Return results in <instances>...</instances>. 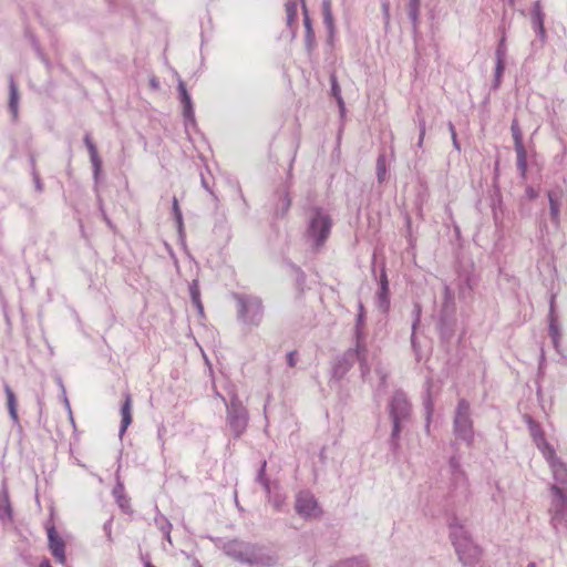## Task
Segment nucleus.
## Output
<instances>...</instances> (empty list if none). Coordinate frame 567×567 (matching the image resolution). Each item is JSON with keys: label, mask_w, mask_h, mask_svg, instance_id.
<instances>
[{"label": "nucleus", "mask_w": 567, "mask_h": 567, "mask_svg": "<svg viewBox=\"0 0 567 567\" xmlns=\"http://www.w3.org/2000/svg\"><path fill=\"white\" fill-rule=\"evenodd\" d=\"M383 10H384L385 16H388L389 14V4L388 3L383 4Z\"/></svg>", "instance_id": "58"}, {"label": "nucleus", "mask_w": 567, "mask_h": 567, "mask_svg": "<svg viewBox=\"0 0 567 567\" xmlns=\"http://www.w3.org/2000/svg\"><path fill=\"white\" fill-rule=\"evenodd\" d=\"M545 447L546 451H544V455L549 462V466L555 481L554 485H558V488L565 489V492H567V466L555 456V451L548 443H545Z\"/></svg>", "instance_id": "11"}, {"label": "nucleus", "mask_w": 567, "mask_h": 567, "mask_svg": "<svg viewBox=\"0 0 567 567\" xmlns=\"http://www.w3.org/2000/svg\"><path fill=\"white\" fill-rule=\"evenodd\" d=\"M545 14L543 12L540 1H536L534 3L533 10H532V24L533 27H539L540 24H544Z\"/></svg>", "instance_id": "35"}, {"label": "nucleus", "mask_w": 567, "mask_h": 567, "mask_svg": "<svg viewBox=\"0 0 567 567\" xmlns=\"http://www.w3.org/2000/svg\"><path fill=\"white\" fill-rule=\"evenodd\" d=\"M386 175V165L384 155H380L377 161V177L379 183H382Z\"/></svg>", "instance_id": "38"}, {"label": "nucleus", "mask_w": 567, "mask_h": 567, "mask_svg": "<svg viewBox=\"0 0 567 567\" xmlns=\"http://www.w3.org/2000/svg\"><path fill=\"white\" fill-rule=\"evenodd\" d=\"M450 537L460 561L466 566H475L481 559V548L475 545L465 527L453 519L449 523Z\"/></svg>", "instance_id": "4"}, {"label": "nucleus", "mask_w": 567, "mask_h": 567, "mask_svg": "<svg viewBox=\"0 0 567 567\" xmlns=\"http://www.w3.org/2000/svg\"><path fill=\"white\" fill-rule=\"evenodd\" d=\"M332 567H368V565L363 558L353 557V558H349V559L339 561L338 564L333 565Z\"/></svg>", "instance_id": "37"}, {"label": "nucleus", "mask_w": 567, "mask_h": 567, "mask_svg": "<svg viewBox=\"0 0 567 567\" xmlns=\"http://www.w3.org/2000/svg\"><path fill=\"white\" fill-rule=\"evenodd\" d=\"M511 132L514 140V147L516 152V166L519 175L525 178L527 173V152L523 144L522 131L519 128L518 122L516 120L513 121L511 125Z\"/></svg>", "instance_id": "12"}, {"label": "nucleus", "mask_w": 567, "mask_h": 567, "mask_svg": "<svg viewBox=\"0 0 567 567\" xmlns=\"http://www.w3.org/2000/svg\"><path fill=\"white\" fill-rule=\"evenodd\" d=\"M453 433L456 439L461 440L466 446L474 444V426L471 417V405L467 400L460 399L454 412Z\"/></svg>", "instance_id": "5"}, {"label": "nucleus", "mask_w": 567, "mask_h": 567, "mask_svg": "<svg viewBox=\"0 0 567 567\" xmlns=\"http://www.w3.org/2000/svg\"><path fill=\"white\" fill-rule=\"evenodd\" d=\"M165 432H166L165 426L162 425L161 427H158L157 436H158V440L162 443V446H164V439H163V436H164Z\"/></svg>", "instance_id": "48"}, {"label": "nucleus", "mask_w": 567, "mask_h": 567, "mask_svg": "<svg viewBox=\"0 0 567 567\" xmlns=\"http://www.w3.org/2000/svg\"><path fill=\"white\" fill-rule=\"evenodd\" d=\"M530 431H532V435L534 436V439L536 441L540 440L542 441V444L543 446H545V441L543 439V435L539 433L537 426H530ZM546 451V447L543 449V452Z\"/></svg>", "instance_id": "45"}, {"label": "nucleus", "mask_w": 567, "mask_h": 567, "mask_svg": "<svg viewBox=\"0 0 567 567\" xmlns=\"http://www.w3.org/2000/svg\"><path fill=\"white\" fill-rule=\"evenodd\" d=\"M551 502L549 507L550 524L555 530H567V492L551 485Z\"/></svg>", "instance_id": "9"}, {"label": "nucleus", "mask_w": 567, "mask_h": 567, "mask_svg": "<svg viewBox=\"0 0 567 567\" xmlns=\"http://www.w3.org/2000/svg\"><path fill=\"white\" fill-rule=\"evenodd\" d=\"M83 142L90 153V159L93 166V176L97 179L102 167V161L99 156L96 145L93 143L89 133L85 134Z\"/></svg>", "instance_id": "21"}, {"label": "nucleus", "mask_w": 567, "mask_h": 567, "mask_svg": "<svg viewBox=\"0 0 567 567\" xmlns=\"http://www.w3.org/2000/svg\"><path fill=\"white\" fill-rule=\"evenodd\" d=\"M4 393L7 395V405H8V411H9L10 417L13 421V423L18 424L19 416H18V411H17L16 394L12 391V389L10 388V385L7 383L4 384Z\"/></svg>", "instance_id": "27"}, {"label": "nucleus", "mask_w": 567, "mask_h": 567, "mask_svg": "<svg viewBox=\"0 0 567 567\" xmlns=\"http://www.w3.org/2000/svg\"><path fill=\"white\" fill-rule=\"evenodd\" d=\"M539 228H540V230H542V231H545V230L547 231V225H546V223H545V221H540V224H539Z\"/></svg>", "instance_id": "56"}, {"label": "nucleus", "mask_w": 567, "mask_h": 567, "mask_svg": "<svg viewBox=\"0 0 567 567\" xmlns=\"http://www.w3.org/2000/svg\"><path fill=\"white\" fill-rule=\"evenodd\" d=\"M48 539H49V548H50L53 557L60 564L65 565V563H66L65 543L58 535V533L53 526L48 529Z\"/></svg>", "instance_id": "15"}, {"label": "nucleus", "mask_w": 567, "mask_h": 567, "mask_svg": "<svg viewBox=\"0 0 567 567\" xmlns=\"http://www.w3.org/2000/svg\"><path fill=\"white\" fill-rule=\"evenodd\" d=\"M413 315H414V321L412 324V336H411L412 346L415 344V330H416L417 324L420 323V317H421V308L419 305L414 306Z\"/></svg>", "instance_id": "40"}, {"label": "nucleus", "mask_w": 567, "mask_h": 567, "mask_svg": "<svg viewBox=\"0 0 567 567\" xmlns=\"http://www.w3.org/2000/svg\"><path fill=\"white\" fill-rule=\"evenodd\" d=\"M386 410L392 422V431L389 437V445L390 450L393 453H396L401 446V432L410 422L412 416V404L403 391L396 390L390 396Z\"/></svg>", "instance_id": "1"}, {"label": "nucleus", "mask_w": 567, "mask_h": 567, "mask_svg": "<svg viewBox=\"0 0 567 567\" xmlns=\"http://www.w3.org/2000/svg\"><path fill=\"white\" fill-rule=\"evenodd\" d=\"M420 6H421L420 0H409L408 13H409V18L412 22L414 30L417 29V24H419Z\"/></svg>", "instance_id": "33"}, {"label": "nucleus", "mask_w": 567, "mask_h": 567, "mask_svg": "<svg viewBox=\"0 0 567 567\" xmlns=\"http://www.w3.org/2000/svg\"><path fill=\"white\" fill-rule=\"evenodd\" d=\"M10 96H9V110L12 114V118L17 120L19 112V93L17 84L12 76H10Z\"/></svg>", "instance_id": "28"}, {"label": "nucleus", "mask_w": 567, "mask_h": 567, "mask_svg": "<svg viewBox=\"0 0 567 567\" xmlns=\"http://www.w3.org/2000/svg\"><path fill=\"white\" fill-rule=\"evenodd\" d=\"M506 38L505 35H503L498 42V45L496 48V51H495V58H496V61H504L505 62V58H506V53H507V48H506Z\"/></svg>", "instance_id": "39"}, {"label": "nucleus", "mask_w": 567, "mask_h": 567, "mask_svg": "<svg viewBox=\"0 0 567 567\" xmlns=\"http://www.w3.org/2000/svg\"><path fill=\"white\" fill-rule=\"evenodd\" d=\"M505 70V62L504 61H496L495 65V80H494V87L497 89L501 84V79Z\"/></svg>", "instance_id": "41"}, {"label": "nucleus", "mask_w": 567, "mask_h": 567, "mask_svg": "<svg viewBox=\"0 0 567 567\" xmlns=\"http://www.w3.org/2000/svg\"><path fill=\"white\" fill-rule=\"evenodd\" d=\"M431 414H432V404H431V402H427L426 403V430H429V427H430Z\"/></svg>", "instance_id": "47"}, {"label": "nucleus", "mask_w": 567, "mask_h": 567, "mask_svg": "<svg viewBox=\"0 0 567 567\" xmlns=\"http://www.w3.org/2000/svg\"><path fill=\"white\" fill-rule=\"evenodd\" d=\"M202 186L213 196V197H216L214 192L210 189V187L208 186L206 179L204 178V176L202 175Z\"/></svg>", "instance_id": "49"}, {"label": "nucleus", "mask_w": 567, "mask_h": 567, "mask_svg": "<svg viewBox=\"0 0 567 567\" xmlns=\"http://www.w3.org/2000/svg\"><path fill=\"white\" fill-rule=\"evenodd\" d=\"M549 205V218L553 227L558 230L561 225L560 210L563 206L564 192L561 189H549L547 192Z\"/></svg>", "instance_id": "14"}, {"label": "nucleus", "mask_w": 567, "mask_h": 567, "mask_svg": "<svg viewBox=\"0 0 567 567\" xmlns=\"http://www.w3.org/2000/svg\"><path fill=\"white\" fill-rule=\"evenodd\" d=\"M113 495L116 498V503L124 513H131L130 498L124 495V487L118 483L114 489Z\"/></svg>", "instance_id": "30"}, {"label": "nucleus", "mask_w": 567, "mask_h": 567, "mask_svg": "<svg viewBox=\"0 0 567 567\" xmlns=\"http://www.w3.org/2000/svg\"><path fill=\"white\" fill-rule=\"evenodd\" d=\"M39 567H52V566H51L50 561L45 559V560L41 561Z\"/></svg>", "instance_id": "55"}, {"label": "nucleus", "mask_w": 567, "mask_h": 567, "mask_svg": "<svg viewBox=\"0 0 567 567\" xmlns=\"http://www.w3.org/2000/svg\"><path fill=\"white\" fill-rule=\"evenodd\" d=\"M526 567H536L535 563H529Z\"/></svg>", "instance_id": "60"}, {"label": "nucleus", "mask_w": 567, "mask_h": 567, "mask_svg": "<svg viewBox=\"0 0 567 567\" xmlns=\"http://www.w3.org/2000/svg\"><path fill=\"white\" fill-rule=\"evenodd\" d=\"M449 130H450L452 136H453V133H456L455 127L451 122L449 123Z\"/></svg>", "instance_id": "57"}, {"label": "nucleus", "mask_w": 567, "mask_h": 567, "mask_svg": "<svg viewBox=\"0 0 567 567\" xmlns=\"http://www.w3.org/2000/svg\"><path fill=\"white\" fill-rule=\"evenodd\" d=\"M112 523H113V518L111 517L103 525L104 534H105V536H106V538H107V540L110 543L113 542V538H112Z\"/></svg>", "instance_id": "43"}, {"label": "nucleus", "mask_w": 567, "mask_h": 567, "mask_svg": "<svg viewBox=\"0 0 567 567\" xmlns=\"http://www.w3.org/2000/svg\"><path fill=\"white\" fill-rule=\"evenodd\" d=\"M172 212L174 216V220L176 223L177 231L179 237H184V221H183V215L182 210L179 208L178 199L176 197H173L172 200Z\"/></svg>", "instance_id": "32"}, {"label": "nucleus", "mask_w": 567, "mask_h": 567, "mask_svg": "<svg viewBox=\"0 0 567 567\" xmlns=\"http://www.w3.org/2000/svg\"><path fill=\"white\" fill-rule=\"evenodd\" d=\"M223 550L228 557L250 567H271L277 561V558L265 547L236 539L227 542Z\"/></svg>", "instance_id": "2"}, {"label": "nucleus", "mask_w": 567, "mask_h": 567, "mask_svg": "<svg viewBox=\"0 0 567 567\" xmlns=\"http://www.w3.org/2000/svg\"><path fill=\"white\" fill-rule=\"evenodd\" d=\"M455 312V301L454 293L449 286H444L443 288V305L441 311L442 320H446L449 317L453 316Z\"/></svg>", "instance_id": "23"}, {"label": "nucleus", "mask_w": 567, "mask_h": 567, "mask_svg": "<svg viewBox=\"0 0 567 567\" xmlns=\"http://www.w3.org/2000/svg\"><path fill=\"white\" fill-rule=\"evenodd\" d=\"M534 31L537 33V35L544 40L545 37H546V31H545V27L544 24H540V28L539 27H533Z\"/></svg>", "instance_id": "46"}, {"label": "nucleus", "mask_w": 567, "mask_h": 567, "mask_svg": "<svg viewBox=\"0 0 567 567\" xmlns=\"http://www.w3.org/2000/svg\"><path fill=\"white\" fill-rule=\"evenodd\" d=\"M295 508L297 514L306 519L318 518L321 514L316 497L308 491H301L297 494Z\"/></svg>", "instance_id": "10"}, {"label": "nucleus", "mask_w": 567, "mask_h": 567, "mask_svg": "<svg viewBox=\"0 0 567 567\" xmlns=\"http://www.w3.org/2000/svg\"><path fill=\"white\" fill-rule=\"evenodd\" d=\"M360 363L362 378L369 373L370 369L367 363V347L365 344L359 346L355 342L354 348L347 350L342 357H340L332 368V375L337 379H341L352 368L354 362Z\"/></svg>", "instance_id": "6"}, {"label": "nucleus", "mask_w": 567, "mask_h": 567, "mask_svg": "<svg viewBox=\"0 0 567 567\" xmlns=\"http://www.w3.org/2000/svg\"><path fill=\"white\" fill-rule=\"evenodd\" d=\"M189 292H190V299L194 306L197 308L198 312L202 315L204 311L202 301H200V293L198 284L196 280H194L189 286Z\"/></svg>", "instance_id": "34"}, {"label": "nucleus", "mask_w": 567, "mask_h": 567, "mask_svg": "<svg viewBox=\"0 0 567 567\" xmlns=\"http://www.w3.org/2000/svg\"><path fill=\"white\" fill-rule=\"evenodd\" d=\"M144 567H155L151 561H145Z\"/></svg>", "instance_id": "59"}, {"label": "nucleus", "mask_w": 567, "mask_h": 567, "mask_svg": "<svg viewBox=\"0 0 567 567\" xmlns=\"http://www.w3.org/2000/svg\"><path fill=\"white\" fill-rule=\"evenodd\" d=\"M330 82H331V93L338 101L340 109L343 110L344 103H343V100L341 96V89L338 84L337 76L334 74L330 75Z\"/></svg>", "instance_id": "36"}, {"label": "nucleus", "mask_w": 567, "mask_h": 567, "mask_svg": "<svg viewBox=\"0 0 567 567\" xmlns=\"http://www.w3.org/2000/svg\"><path fill=\"white\" fill-rule=\"evenodd\" d=\"M544 363H545V355H544V352H542V355H540V361H539V370L542 371L543 368H544Z\"/></svg>", "instance_id": "53"}, {"label": "nucleus", "mask_w": 567, "mask_h": 567, "mask_svg": "<svg viewBox=\"0 0 567 567\" xmlns=\"http://www.w3.org/2000/svg\"><path fill=\"white\" fill-rule=\"evenodd\" d=\"M276 196L278 197V202L275 206V215L277 217H284L291 206V198L289 192L287 188H284L281 190H278L276 193Z\"/></svg>", "instance_id": "24"}, {"label": "nucleus", "mask_w": 567, "mask_h": 567, "mask_svg": "<svg viewBox=\"0 0 567 567\" xmlns=\"http://www.w3.org/2000/svg\"><path fill=\"white\" fill-rule=\"evenodd\" d=\"M13 519L12 506L9 498V492L6 481L2 482L0 489V520L3 524L11 523Z\"/></svg>", "instance_id": "19"}, {"label": "nucleus", "mask_w": 567, "mask_h": 567, "mask_svg": "<svg viewBox=\"0 0 567 567\" xmlns=\"http://www.w3.org/2000/svg\"><path fill=\"white\" fill-rule=\"evenodd\" d=\"M266 466L267 462L264 461L258 472L257 481L262 485L274 508L280 511L286 502V496L277 491V485L271 486L269 480L266 477Z\"/></svg>", "instance_id": "13"}, {"label": "nucleus", "mask_w": 567, "mask_h": 567, "mask_svg": "<svg viewBox=\"0 0 567 567\" xmlns=\"http://www.w3.org/2000/svg\"><path fill=\"white\" fill-rule=\"evenodd\" d=\"M238 195H239L240 199L244 202V204L247 205L246 198H245L243 190L239 186H238Z\"/></svg>", "instance_id": "54"}, {"label": "nucleus", "mask_w": 567, "mask_h": 567, "mask_svg": "<svg viewBox=\"0 0 567 567\" xmlns=\"http://www.w3.org/2000/svg\"><path fill=\"white\" fill-rule=\"evenodd\" d=\"M300 2L302 4L303 25H305V29H306V34H305L306 47H307L308 51H311L313 49V45H315V33H313V30H312L311 20H310V17L308 14V9L306 7L305 0H300Z\"/></svg>", "instance_id": "26"}, {"label": "nucleus", "mask_w": 567, "mask_h": 567, "mask_svg": "<svg viewBox=\"0 0 567 567\" xmlns=\"http://www.w3.org/2000/svg\"><path fill=\"white\" fill-rule=\"evenodd\" d=\"M364 320H365L364 307H363V303L361 301H359L358 315H357L355 326H354L355 342H358L359 346L365 344L364 343V332H363Z\"/></svg>", "instance_id": "25"}, {"label": "nucleus", "mask_w": 567, "mask_h": 567, "mask_svg": "<svg viewBox=\"0 0 567 567\" xmlns=\"http://www.w3.org/2000/svg\"><path fill=\"white\" fill-rule=\"evenodd\" d=\"M452 141H453V146H454L457 151H460V150H461V147H460V143H458V141H457L456 133H453Z\"/></svg>", "instance_id": "52"}, {"label": "nucleus", "mask_w": 567, "mask_h": 567, "mask_svg": "<svg viewBox=\"0 0 567 567\" xmlns=\"http://www.w3.org/2000/svg\"><path fill=\"white\" fill-rule=\"evenodd\" d=\"M221 400L226 404L227 425L229 426L234 436L238 439L245 433L248 426V411L239 400L238 394L235 392L230 395L229 403L226 402V399L224 396H221Z\"/></svg>", "instance_id": "7"}, {"label": "nucleus", "mask_w": 567, "mask_h": 567, "mask_svg": "<svg viewBox=\"0 0 567 567\" xmlns=\"http://www.w3.org/2000/svg\"><path fill=\"white\" fill-rule=\"evenodd\" d=\"M417 121H419V127H420V136H419V141H417V146L422 147L423 140L425 136V121L423 117H419Z\"/></svg>", "instance_id": "42"}, {"label": "nucleus", "mask_w": 567, "mask_h": 567, "mask_svg": "<svg viewBox=\"0 0 567 567\" xmlns=\"http://www.w3.org/2000/svg\"><path fill=\"white\" fill-rule=\"evenodd\" d=\"M526 194L529 199H535L537 197V192L532 187L527 188Z\"/></svg>", "instance_id": "50"}, {"label": "nucleus", "mask_w": 567, "mask_h": 567, "mask_svg": "<svg viewBox=\"0 0 567 567\" xmlns=\"http://www.w3.org/2000/svg\"><path fill=\"white\" fill-rule=\"evenodd\" d=\"M177 89L179 92L181 103L183 104V115L185 118V126H186V128L189 125L194 126L195 125V113H194V109H193V102H192L190 95L188 94V92L186 90L185 83L182 80L178 81Z\"/></svg>", "instance_id": "16"}, {"label": "nucleus", "mask_w": 567, "mask_h": 567, "mask_svg": "<svg viewBox=\"0 0 567 567\" xmlns=\"http://www.w3.org/2000/svg\"><path fill=\"white\" fill-rule=\"evenodd\" d=\"M515 1H516V0H509L511 6H514V4H515Z\"/></svg>", "instance_id": "61"}, {"label": "nucleus", "mask_w": 567, "mask_h": 567, "mask_svg": "<svg viewBox=\"0 0 567 567\" xmlns=\"http://www.w3.org/2000/svg\"><path fill=\"white\" fill-rule=\"evenodd\" d=\"M450 467L452 471V481H453V484L455 485V488L464 497L467 496V493H468L467 478L465 476V473L461 468V464H460L458 460L455 456L451 457Z\"/></svg>", "instance_id": "17"}, {"label": "nucleus", "mask_w": 567, "mask_h": 567, "mask_svg": "<svg viewBox=\"0 0 567 567\" xmlns=\"http://www.w3.org/2000/svg\"><path fill=\"white\" fill-rule=\"evenodd\" d=\"M332 218L329 213L318 206L306 210V243L312 249H319L327 243L332 228Z\"/></svg>", "instance_id": "3"}, {"label": "nucleus", "mask_w": 567, "mask_h": 567, "mask_svg": "<svg viewBox=\"0 0 567 567\" xmlns=\"http://www.w3.org/2000/svg\"><path fill=\"white\" fill-rule=\"evenodd\" d=\"M34 183H35L37 190L41 192L43 186H42V183L40 181V177L37 174H34Z\"/></svg>", "instance_id": "51"}, {"label": "nucleus", "mask_w": 567, "mask_h": 567, "mask_svg": "<svg viewBox=\"0 0 567 567\" xmlns=\"http://www.w3.org/2000/svg\"><path fill=\"white\" fill-rule=\"evenodd\" d=\"M297 359H298V353L297 351H290L288 354H287V364L290 367V368H293L297 363Z\"/></svg>", "instance_id": "44"}, {"label": "nucleus", "mask_w": 567, "mask_h": 567, "mask_svg": "<svg viewBox=\"0 0 567 567\" xmlns=\"http://www.w3.org/2000/svg\"><path fill=\"white\" fill-rule=\"evenodd\" d=\"M322 16H323V23L329 30L330 34L334 33V20L332 16L331 10V0H323L322 1Z\"/></svg>", "instance_id": "31"}, {"label": "nucleus", "mask_w": 567, "mask_h": 567, "mask_svg": "<svg viewBox=\"0 0 567 567\" xmlns=\"http://www.w3.org/2000/svg\"><path fill=\"white\" fill-rule=\"evenodd\" d=\"M555 298H556V296L551 295L550 296V300H549V315H548L549 327H548V332H549V336H550V338L553 340V344H554L555 349L558 350V344H559V339H560V331H559V327H558V323H557V316H556V311H555Z\"/></svg>", "instance_id": "20"}, {"label": "nucleus", "mask_w": 567, "mask_h": 567, "mask_svg": "<svg viewBox=\"0 0 567 567\" xmlns=\"http://www.w3.org/2000/svg\"><path fill=\"white\" fill-rule=\"evenodd\" d=\"M238 319L248 326H259L264 318V306L259 297L250 295H235Z\"/></svg>", "instance_id": "8"}, {"label": "nucleus", "mask_w": 567, "mask_h": 567, "mask_svg": "<svg viewBox=\"0 0 567 567\" xmlns=\"http://www.w3.org/2000/svg\"><path fill=\"white\" fill-rule=\"evenodd\" d=\"M123 396L124 401L120 411L122 417L120 426V436H122L125 433L126 429L132 423V398L128 392H125Z\"/></svg>", "instance_id": "22"}, {"label": "nucleus", "mask_w": 567, "mask_h": 567, "mask_svg": "<svg viewBox=\"0 0 567 567\" xmlns=\"http://www.w3.org/2000/svg\"><path fill=\"white\" fill-rule=\"evenodd\" d=\"M377 305L379 309L383 312H386L390 307V291H389V280L385 272V269L382 268L381 274L379 276V290L377 292Z\"/></svg>", "instance_id": "18"}, {"label": "nucleus", "mask_w": 567, "mask_h": 567, "mask_svg": "<svg viewBox=\"0 0 567 567\" xmlns=\"http://www.w3.org/2000/svg\"><path fill=\"white\" fill-rule=\"evenodd\" d=\"M154 522H155L156 527L163 533L165 539L169 544H172L171 532H172L173 526H172L171 522L167 519V517L161 513H157L154 518Z\"/></svg>", "instance_id": "29"}]
</instances>
